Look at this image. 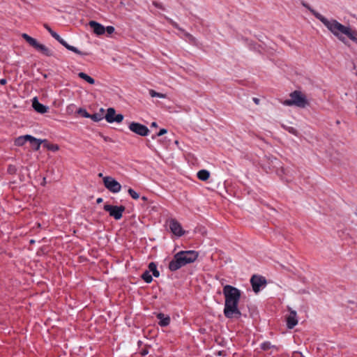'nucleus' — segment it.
Segmentation results:
<instances>
[{"label":"nucleus","mask_w":357,"mask_h":357,"mask_svg":"<svg viewBox=\"0 0 357 357\" xmlns=\"http://www.w3.org/2000/svg\"><path fill=\"white\" fill-rule=\"evenodd\" d=\"M303 5L307 8L311 13L319 20H320L324 26L335 36L347 45V41L344 36H347L351 40L357 44V31L352 29L349 26H347L336 20H328L322 15L312 8L308 4L303 3Z\"/></svg>","instance_id":"f257e3e1"},{"label":"nucleus","mask_w":357,"mask_h":357,"mask_svg":"<svg viewBox=\"0 0 357 357\" xmlns=\"http://www.w3.org/2000/svg\"><path fill=\"white\" fill-rule=\"evenodd\" d=\"M225 296L224 314L228 319H238L242 314L238 307L241 293V291L231 285L227 284L223 287Z\"/></svg>","instance_id":"f03ea898"},{"label":"nucleus","mask_w":357,"mask_h":357,"mask_svg":"<svg viewBox=\"0 0 357 357\" xmlns=\"http://www.w3.org/2000/svg\"><path fill=\"white\" fill-rule=\"evenodd\" d=\"M198 252L195 250L180 251L177 252L169 264L172 271H177L186 264L194 262L198 257Z\"/></svg>","instance_id":"7ed1b4c3"},{"label":"nucleus","mask_w":357,"mask_h":357,"mask_svg":"<svg viewBox=\"0 0 357 357\" xmlns=\"http://www.w3.org/2000/svg\"><path fill=\"white\" fill-rule=\"evenodd\" d=\"M289 99L283 101L286 106H296L300 108H305L309 105L308 100L304 93L301 91L296 90L289 94Z\"/></svg>","instance_id":"20e7f679"},{"label":"nucleus","mask_w":357,"mask_h":357,"mask_svg":"<svg viewBox=\"0 0 357 357\" xmlns=\"http://www.w3.org/2000/svg\"><path fill=\"white\" fill-rule=\"evenodd\" d=\"M104 210L109 213L111 217H113L115 220H120L123 216V213L126 210V207L123 205L121 206H113L110 204H105L103 207Z\"/></svg>","instance_id":"39448f33"},{"label":"nucleus","mask_w":357,"mask_h":357,"mask_svg":"<svg viewBox=\"0 0 357 357\" xmlns=\"http://www.w3.org/2000/svg\"><path fill=\"white\" fill-rule=\"evenodd\" d=\"M46 30L50 32L52 36L55 38L59 43L63 45L67 50L72 51L77 54L81 55H88L87 53H83L79 51L77 47L68 45L63 38L60 37L59 34H57L55 31H54L50 27L46 25Z\"/></svg>","instance_id":"423d86ee"},{"label":"nucleus","mask_w":357,"mask_h":357,"mask_svg":"<svg viewBox=\"0 0 357 357\" xmlns=\"http://www.w3.org/2000/svg\"><path fill=\"white\" fill-rule=\"evenodd\" d=\"M105 187L111 192L117 193L121 190V185L112 176L103 177Z\"/></svg>","instance_id":"0eeeda50"},{"label":"nucleus","mask_w":357,"mask_h":357,"mask_svg":"<svg viewBox=\"0 0 357 357\" xmlns=\"http://www.w3.org/2000/svg\"><path fill=\"white\" fill-rule=\"evenodd\" d=\"M128 128L132 132L142 137L147 136L149 133V129L148 127L134 121L129 124Z\"/></svg>","instance_id":"6e6552de"},{"label":"nucleus","mask_w":357,"mask_h":357,"mask_svg":"<svg viewBox=\"0 0 357 357\" xmlns=\"http://www.w3.org/2000/svg\"><path fill=\"white\" fill-rule=\"evenodd\" d=\"M105 119L109 123H121L123 120V115L121 114H116V110L113 107H109L107 109Z\"/></svg>","instance_id":"1a4fd4ad"},{"label":"nucleus","mask_w":357,"mask_h":357,"mask_svg":"<svg viewBox=\"0 0 357 357\" xmlns=\"http://www.w3.org/2000/svg\"><path fill=\"white\" fill-rule=\"evenodd\" d=\"M250 282L253 291L255 293H258L260 291L261 287L266 284V280L263 276L254 275L250 279Z\"/></svg>","instance_id":"9d476101"},{"label":"nucleus","mask_w":357,"mask_h":357,"mask_svg":"<svg viewBox=\"0 0 357 357\" xmlns=\"http://www.w3.org/2000/svg\"><path fill=\"white\" fill-rule=\"evenodd\" d=\"M22 37L33 47L40 52H45V45L40 44L38 41L26 33H22Z\"/></svg>","instance_id":"9b49d317"},{"label":"nucleus","mask_w":357,"mask_h":357,"mask_svg":"<svg viewBox=\"0 0 357 357\" xmlns=\"http://www.w3.org/2000/svg\"><path fill=\"white\" fill-rule=\"evenodd\" d=\"M169 229L171 231L177 236H181L185 234L181 225L175 219L169 220Z\"/></svg>","instance_id":"f8f14e48"},{"label":"nucleus","mask_w":357,"mask_h":357,"mask_svg":"<svg viewBox=\"0 0 357 357\" xmlns=\"http://www.w3.org/2000/svg\"><path fill=\"white\" fill-rule=\"evenodd\" d=\"M289 315L287 318V326L289 329L293 328L298 324L297 314L295 310H291L289 307Z\"/></svg>","instance_id":"ddd939ff"},{"label":"nucleus","mask_w":357,"mask_h":357,"mask_svg":"<svg viewBox=\"0 0 357 357\" xmlns=\"http://www.w3.org/2000/svg\"><path fill=\"white\" fill-rule=\"evenodd\" d=\"M89 25L96 35H102L105 32V27L96 21H90Z\"/></svg>","instance_id":"4468645a"},{"label":"nucleus","mask_w":357,"mask_h":357,"mask_svg":"<svg viewBox=\"0 0 357 357\" xmlns=\"http://www.w3.org/2000/svg\"><path fill=\"white\" fill-rule=\"evenodd\" d=\"M31 148L34 151L39 150L40 145L43 143H45V139H36L31 135H29V140Z\"/></svg>","instance_id":"2eb2a0df"},{"label":"nucleus","mask_w":357,"mask_h":357,"mask_svg":"<svg viewBox=\"0 0 357 357\" xmlns=\"http://www.w3.org/2000/svg\"><path fill=\"white\" fill-rule=\"evenodd\" d=\"M156 317L159 319V325L165 327L167 326L170 323V317L168 315H165L163 313H158Z\"/></svg>","instance_id":"dca6fc26"},{"label":"nucleus","mask_w":357,"mask_h":357,"mask_svg":"<svg viewBox=\"0 0 357 357\" xmlns=\"http://www.w3.org/2000/svg\"><path fill=\"white\" fill-rule=\"evenodd\" d=\"M32 107L36 112L45 114V105L38 102L37 97L33 98Z\"/></svg>","instance_id":"f3484780"},{"label":"nucleus","mask_w":357,"mask_h":357,"mask_svg":"<svg viewBox=\"0 0 357 357\" xmlns=\"http://www.w3.org/2000/svg\"><path fill=\"white\" fill-rule=\"evenodd\" d=\"M197 176L199 180L205 181L209 178L210 172L206 169H202L197 172Z\"/></svg>","instance_id":"a211bd4d"},{"label":"nucleus","mask_w":357,"mask_h":357,"mask_svg":"<svg viewBox=\"0 0 357 357\" xmlns=\"http://www.w3.org/2000/svg\"><path fill=\"white\" fill-rule=\"evenodd\" d=\"M29 140V135L18 137L15 140V145L17 146H22Z\"/></svg>","instance_id":"6ab92c4d"},{"label":"nucleus","mask_w":357,"mask_h":357,"mask_svg":"<svg viewBox=\"0 0 357 357\" xmlns=\"http://www.w3.org/2000/svg\"><path fill=\"white\" fill-rule=\"evenodd\" d=\"M78 76L79 77H80L81 79L85 80L86 82H87L88 83H89L90 84H95V79L90 77L89 75H88L87 74L83 73V72H80L78 73Z\"/></svg>","instance_id":"aec40b11"},{"label":"nucleus","mask_w":357,"mask_h":357,"mask_svg":"<svg viewBox=\"0 0 357 357\" xmlns=\"http://www.w3.org/2000/svg\"><path fill=\"white\" fill-rule=\"evenodd\" d=\"M141 278L146 282V283H151L153 280V278L151 275L149 273V271H145Z\"/></svg>","instance_id":"412c9836"},{"label":"nucleus","mask_w":357,"mask_h":357,"mask_svg":"<svg viewBox=\"0 0 357 357\" xmlns=\"http://www.w3.org/2000/svg\"><path fill=\"white\" fill-rule=\"evenodd\" d=\"M46 149L53 152H56L59 150V146L56 144L47 143V142L46 141Z\"/></svg>","instance_id":"4be33fe9"},{"label":"nucleus","mask_w":357,"mask_h":357,"mask_svg":"<svg viewBox=\"0 0 357 357\" xmlns=\"http://www.w3.org/2000/svg\"><path fill=\"white\" fill-rule=\"evenodd\" d=\"M149 94L152 98L158 97L160 98H165L167 97L166 94L156 92L153 89L149 90Z\"/></svg>","instance_id":"5701e85b"},{"label":"nucleus","mask_w":357,"mask_h":357,"mask_svg":"<svg viewBox=\"0 0 357 357\" xmlns=\"http://www.w3.org/2000/svg\"><path fill=\"white\" fill-rule=\"evenodd\" d=\"M89 119L95 122H98L103 119L102 114L95 113L93 114H90Z\"/></svg>","instance_id":"b1692460"},{"label":"nucleus","mask_w":357,"mask_h":357,"mask_svg":"<svg viewBox=\"0 0 357 357\" xmlns=\"http://www.w3.org/2000/svg\"><path fill=\"white\" fill-rule=\"evenodd\" d=\"M128 192L131 196V197L134 199H138L139 198V195L132 188H129L128 190Z\"/></svg>","instance_id":"393cba45"},{"label":"nucleus","mask_w":357,"mask_h":357,"mask_svg":"<svg viewBox=\"0 0 357 357\" xmlns=\"http://www.w3.org/2000/svg\"><path fill=\"white\" fill-rule=\"evenodd\" d=\"M77 113L81 114L82 116L85 118H89L90 114H89L86 109L79 108L77 111Z\"/></svg>","instance_id":"a878e982"},{"label":"nucleus","mask_w":357,"mask_h":357,"mask_svg":"<svg viewBox=\"0 0 357 357\" xmlns=\"http://www.w3.org/2000/svg\"><path fill=\"white\" fill-rule=\"evenodd\" d=\"M166 19L167 20V21L176 29L180 30V31H183V29L179 27L178 24L175 22L174 21H173L172 19L169 18V17H166Z\"/></svg>","instance_id":"bb28decb"},{"label":"nucleus","mask_w":357,"mask_h":357,"mask_svg":"<svg viewBox=\"0 0 357 357\" xmlns=\"http://www.w3.org/2000/svg\"><path fill=\"white\" fill-rule=\"evenodd\" d=\"M149 273L151 271L152 273L155 271L157 270V265L154 262H151L149 264Z\"/></svg>","instance_id":"cd10ccee"},{"label":"nucleus","mask_w":357,"mask_h":357,"mask_svg":"<svg viewBox=\"0 0 357 357\" xmlns=\"http://www.w3.org/2000/svg\"><path fill=\"white\" fill-rule=\"evenodd\" d=\"M286 130L289 132H290V133H291V134H293V135H294L296 136H297L298 134L297 130L296 128H293V127H287Z\"/></svg>","instance_id":"c85d7f7f"},{"label":"nucleus","mask_w":357,"mask_h":357,"mask_svg":"<svg viewBox=\"0 0 357 357\" xmlns=\"http://www.w3.org/2000/svg\"><path fill=\"white\" fill-rule=\"evenodd\" d=\"M271 347V343L268 342H264L261 344V348L263 350H268Z\"/></svg>","instance_id":"c756f323"},{"label":"nucleus","mask_w":357,"mask_h":357,"mask_svg":"<svg viewBox=\"0 0 357 357\" xmlns=\"http://www.w3.org/2000/svg\"><path fill=\"white\" fill-rule=\"evenodd\" d=\"M114 27L112 26H108L105 28V31L107 32L108 34H112L114 32Z\"/></svg>","instance_id":"7c9ffc66"},{"label":"nucleus","mask_w":357,"mask_h":357,"mask_svg":"<svg viewBox=\"0 0 357 357\" xmlns=\"http://www.w3.org/2000/svg\"><path fill=\"white\" fill-rule=\"evenodd\" d=\"M8 172L11 174H15L16 172V167L13 165H9Z\"/></svg>","instance_id":"2f4dec72"},{"label":"nucleus","mask_w":357,"mask_h":357,"mask_svg":"<svg viewBox=\"0 0 357 357\" xmlns=\"http://www.w3.org/2000/svg\"><path fill=\"white\" fill-rule=\"evenodd\" d=\"M167 132V129H165V128H162L160 130V131L157 133V136L158 137H160V136H162L165 134H166Z\"/></svg>","instance_id":"473e14b6"},{"label":"nucleus","mask_w":357,"mask_h":357,"mask_svg":"<svg viewBox=\"0 0 357 357\" xmlns=\"http://www.w3.org/2000/svg\"><path fill=\"white\" fill-rule=\"evenodd\" d=\"M153 5L154 6H155L156 8H158L162 9V10L165 9L161 3H160L157 2V1H153Z\"/></svg>","instance_id":"72a5a7b5"},{"label":"nucleus","mask_w":357,"mask_h":357,"mask_svg":"<svg viewBox=\"0 0 357 357\" xmlns=\"http://www.w3.org/2000/svg\"><path fill=\"white\" fill-rule=\"evenodd\" d=\"M152 273H153V275L155 278H158L160 275V272L158 271V269L156 271H153Z\"/></svg>","instance_id":"f704fd0d"},{"label":"nucleus","mask_w":357,"mask_h":357,"mask_svg":"<svg viewBox=\"0 0 357 357\" xmlns=\"http://www.w3.org/2000/svg\"><path fill=\"white\" fill-rule=\"evenodd\" d=\"M148 353H149V352H148V350H146V349H143V350L141 351V354H142V356H145V355H146Z\"/></svg>","instance_id":"c9c22d12"},{"label":"nucleus","mask_w":357,"mask_h":357,"mask_svg":"<svg viewBox=\"0 0 357 357\" xmlns=\"http://www.w3.org/2000/svg\"><path fill=\"white\" fill-rule=\"evenodd\" d=\"M6 82H7V81H6V79H0V84H1V85H4V84H6Z\"/></svg>","instance_id":"e433bc0d"},{"label":"nucleus","mask_w":357,"mask_h":357,"mask_svg":"<svg viewBox=\"0 0 357 357\" xmlns=\"http://www.w3.org/2000/svg\"><path fill=\"white\" fill-rule=\"evenodd\" d=\"M253 101L255 102V104L258 105L259 102V100L257 98H253Z\"/></svg>","instance_id":"4c0bfd02"},{"label":"nucleus","mask_w":357,"mask_h":357,"mask_svg":"<svg viewBox=\"0 0 357 357\" xmlns=\"http://www.w3.org/2000/svg\"><path fill=\"white\" fill-rule=\"evenodd\" d=\"M102 201H103L102 198L99 197V198H98V199H97L96 202H97L98 204H100V203H102Z\"/></svg>","instance_id":"58836bf2"},{"label":"nucleus","mask_w":357,"mask_h":357,"mask_svg":"<svg viewBox=\"0 0 357 357\" xmlns=\"http://www.w3.org/2000/svg\"><path fill=\"white\" fill-rule=\"evenodd\" d=\"M151 127H154V128L158 127L157 123L156 122L151 123Z\"/></svg>","instance_id":"ea45409f"},{"label":"nucleus","mask_w":357,"mask_h":357,"mask_svg":"<svg viewBox=\"0 0 357 357\" xmlns=\"http://www.w3.org/2000/svg\"><path fill=\"white\" fill-rule=\"evenodd\" d=\"M104 112H105V109L103 108H101L100 109V112L98 114H103Z\"/></svg>","instance_id":"a19ab883"},{"label":"nucleus","mask_w":357,"mask_h":357,"mask_svg":"<svg viewBox=\"0 0 357 357\" xmlns=\"http://www.w3.org/2000/svg\"><path fill=\"white\" fill-rule=\"evenodd\" d=\"M41 185H45V177L43 178V180L41 181Z\"/></svg>","instance_id":"79ce46f5"},{"label":"nucleus","mask_w":357,"mask_h":357,"mask_svg":"<svg viewBox=\"0 0 357 357\" xmlns=\"http://www.w3.org/2000/svg\"><path fill=\"white\" fill-rule=\"evenodd\" d=\"M29 243H30V244H33L35 243V240L31 239V240H30Z\"/></svg>","instance_id":"37998d69"},{"label":"nucleus","mask_w":357,"mask_h":357,"mask_svg":"<svg viewBox=\"0 0 357 357\" xmlns=\"http://www.w3.org/2000/svg\"><path fill=\"white\" fill-rule=\"evenodd\" d=\"M46 55H50L49 50L46 48L45 50Z\"/></svg>","instance_id":"c03bdc74"},{"label":"nucleus","mask_w":357,"mask_h":357,"mask_svg":"<svg viewBox=\"0 0 357 357\" xmlns=\"http://www.w3.org/2000/svg\"><path fill=\"white\" fill-rule=\"evenodd\" d=\"M142 199L144 200V201H146L147 200V198L146 197H142Z\"/></svg>","instance_id":"a18cd8bd"},{"label":"nucleus","mask_w":357,"mask_h":357,"mask_svg":"<svg viewBox=\"0 0 357 357\" xmlns=\"http://www.w3.org/2000/svg\"><path fill=\"white\" fill-rule=\"evenodd\" d=\"M98 176H99V177H102V173H100V174H98Z\"/></svg>","instance_id":"49530a36"},{"label":"nucleus","mask_w":357,"mask_h":357,"mask_svg":"<svg viewBox=\"0 0 357 357\" xmlns=\"http://www.w3.org/2000/svg\"><path fill=\"white\" fill-rule=\"evenodd\" d=\"M186 36H188V37H191V36H191L190 34H189V33H187V34H186Z\"/></svg>","instance_id":"de8ad7c7"},{"label":"nucleus","mask_w":357,"mask_h":357,"mask_svg":"<svg viewBox=\"0 0 357 357\" xmlns=\"http://www.w3.org/2000/svg\"><path fill=\"white\" fill-rule=\"evenodd\" d=\"M47 109H48V107H45L46 112H47Z\"/></svg>","instance_id":"09e8293b"}]
</instances>
